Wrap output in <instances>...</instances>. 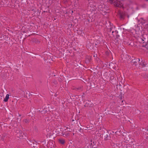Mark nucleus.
<instances>
[{
  "label": "nucleus",
  "instance_id": "2eb2a0df",
  "mask_svg": "<svg viewBox=\"0 0 148 148\" xmlns=\"http://www.w3.org/2000/svg\"><path fill=\"white\" fill-rule=\"evenodd\" d=\"M127 138L126 137H125L124 138V139L125 140V142H126V143H127V142L129 141L128 140H127Z\"/></svg>",
  "mask_w": 148,
  "mask_h": 148
},
{
  "label": "nucleus",
  "instance_id": "39448f33",
  "mask_svg": "<svg viewBox=\"0 0 148 148\" xmlns=\"http://www.w3.org/2000/svg\"><path fill=\"white\" fill-rule=\"evenodd\" d=\"M108 134L106 133H104L103 134H102V138H104L105 140H107L108 139Z\"/></svg>",
  "mask_w": 148,
  "mask_h": 148
},
{
  "label": "nucleus",
  "instance_id": "f8f14e48",
  "mask_svg": "<svg viewBox=\"0 0 148 148\" xmlns=\"http://www.w3.org/2000/svg\"><path fill=\"white\" fill-rule=\"evenodd\" d=\"M142 42H143V43L144 44L143 45V46L146 47V46L147 45V42H144V40H142Z\"/></svg>",
  "mask_w": 148,
  "mask_h": 148
},
{
  "label": "nucleus",
  "instance_id": "f03ea898",
  "mask_svg": "<svg viewBox=\"0 0 148 148\" xmlns=\"http://www.w3.org/2000/svg\"><path fill=\"white\" fill-rule=\"evenodd\" d=\"M112 3H114V5L115 6L121 8L122 7L123 5V3L120 1L117 0H110Z\"/></svg>",
  "mask_w": 148,
  "mask_h": 148
},
{
  "label": "nucleus",
  "instance_id": "dca6fc26",
  "mask_svg": "<svg viewBox=\"0 0 148 148\" xmlns=\"http://www.w3.org/2000/svg\"><path fill=\"white\" fill-rule=\"evenodd\" d=\"M24 121L25 123H28L29 122V120L27 119H25L24 120Z\"/></svg>",
  "mask_w": 148,
  "mask_h": 148
},
{
  "label": "nucleus",
  "instance_id": "ddd939ff",
  "mask_svg": "<svg viewBox=\"0 0 148 148\" xmlns=\"http://www.w3.org/2000/svg\"><path fill=\"white\" fill-rule=\"evenodd\" d=\"M130 144H127V145H126V148H127L128 147H132V146H130Z\"/></svg>",
  "mask_w": 148,
  "mask_h": 148
},
{
  "label": "nucleus",
  "instance_id": "412c9836",
  "mask_svg": "<svg viewBox=\"0 0 148 148\" xmlns=\"http://www.w3.org/2000/svg\"><path fill=\"white\" fill-rule=\"evenodd\" d=\"M50 148H52V147H50Z\"/></svg>",
  "mask_w": 148,
  "mask_h": 148
},
{
  "label": "nucleus",
  "instance_id": "a211bd4d",
  "mask_svg": "<svg viewBox=\"0 0 148 148\" xmlns=\"http://www.w3.org/2000/svg\"><path fill=\"white\" fill-rule=\"evenodd\" d=\"M90 148H93V147L92 145H90Z\"/></svg>",
  "mask_w": 148,
  "mask_h": 148
},
{
  "label": "nucleus",
  "instance_id": "20e7f679",
  "mask_svg": "<svg viewBox=\"0 0 148 148\" xmlns=\"http://www.w3.org/2000/svg\"><path fill=\"white\" fill-rule=\"evenodd\" d=\"M24 135V134L21 131H19L16 134L17 136L19 138H22Z\"/></svg>",
  "mask_w": 148,
  "mask_h": 148
},
{
  "label": "nucleus",
  "instance_id": "6e6552de",
  "mask_svg": "<svg viewBox=\"0 0 148 148\" xmlns=\"http://www.w3.org/2000/svg\"><path fill=\"white\" fill-rule=\"evenodd\" d=\"M9 95L8 94H7L5 98L4 99V101L5 102H7L9 98Z\"/></svg>",
  "mask_w": 148,
  "mask_h": 148
},
{
  "label": "nucleus",
  "instance_id": "f3484780",
  "mask_svg": "<svg viewBox=\"0 0 148 148\" xmlns=\"http://www.w3.org/2000/svg\"><path fill=\"white\" fill-rule=\"evenodd\" d=\"M32 144H33V145H32V144H31V147H34L35 148V147H36V146H35L34 145V143H32Z\"/></svg>",
  "mask_w": 148,
  "mask_h": 148
},
{
  "label": "nucleus",
  "instance_id": "0eeeda50",
  "mask_svg": "<svg viewBox=\"0 0 148 148\" xmlns=\"http://www.w3.org/2000/svg\"><path fill=\"white\" fill-rule=\"evenodd\" d=\"M139 64H140L143 67H145L147 65L146 63L144 61L142 60L141 62H140Z\"/></svg>",
  "mask_w": 148,
  "mask_h": 148
},
{
  "label": "nucleus",
  "instance_id": "4be33fe9",
  "mask_svg": "<svg viewBox=\"0 0 148 148\" xmlns=\"http://www.w3.org/2000/svg\"><path fill=\"white\" fill-rule=\"evenodd\" d=\"M74 133H73V135H74Z\"/></svg>",
  "mask_w": 148,
  "mask_h": 148
},
{
  "label": "nucleus",
  "instance_id": "9d476101",
  "mask_svg": "<svg viewBox=\"0 0 148 148\" xmlns=\"http://www.w3.org/2000/svg\"><path fill=\"white\" fill-rule=\"evenodd\" d=\"M145 136H146V138H148V128H147L145 129Z\"/></svg>",
  "mask_w": 148,
  "mask_h": 148
},
{
  "label": "nucleus",
  "instance_id": "aec40b11",
  "mask_svg": "<svg viewBox=\"0 0 148 148\" xmlns=\"http://www.w3.org/2000/svg\"><path fill=\"white\" fill-rule=\"evenodd\" d=\"M74 119H72L71 121L73 122V121H74Z\"/></svg>",
  "mask_w": 148,
  "mask_h": 148
},
{
  "label": "nucleus",
  "instance_id": "4468645a",
  "mask_svg": "<svg viewBox=\"0 0 148 148\" xmlns=\"http://www.w3.org/2000/svg\"><path fill=\"white\" fill-rule=\"evenodd\" d=\"M120 17L121 18H124V15L121 14H120Z\"/></svg>",
  "mask_w": 148,
  "mask_h": 148
},
{
  "label": "nucleus",
  "instance_id": "6ab92c4d",
  "mask_svg": "<svg viewBox=\"0 0 148 148\" xmlns=\"http://www.w3.org/2000/svg\"><path fill=\"white\" fill-rule=\"evenodd\" d=\"M69 129L68 127H66V129Z\"/></svg>",
  "mask_w": 148,
  "mask_h": 148
},
{
  "label": "nucleus",
  "instance_id": "7ed1b4c3",
  "mask_svg": "<svg viewBox=\"0 0 148 148\" xmlns=\"http://www.w3.org/2000/svg\"><path fill=\"white\" fill-rule=\"evenodd\" d=\"M140 61V59L139 58H137L133 59L131 61V62L133 64V65L136 66L137 65L138 63H139L138 62Z\"/></svg>",
  "mask_w": 148,
  "mask_h": 148
},
{
  "label": "nucleus",
  "instance_id": "1a4fd4ad",
  "mask_svg": "<svg viewBox=\"0 0 148 148\" xmlns=\"http://www.w3.org/2000/svg\"><path fill=\"white\" fill-rule=\"evenodd\" d=\"M59 142L61 144H63L65 143V140L63 139H59Z\"/></svg>",
  "mask_w": 148,
  "mask_h": 148
},
{
  "label": "nucleus",
  "instance_id": "423d86ee",
  "mask_svg": "<svg viewBox=\"0 0 148 148\" xmlns=\"http://www.w3.org/2000/svg\"><path fill=\"white\" fill-rule=\"evenodd\" d=\"M111 146L113 147H120V146H118L117 144L114 142H112L111 143Z\"/></svg>",
  "mask_w": 148,
  "mask_h": 148
},
{
  "label": "nucleus",
  "instance_id": "f257e3e1",
  "mask_svg": "<svg viewBox=\"0 0 148 148\" xmlns=\"http://www.w3.org/2000/svg\"><path fill=\"white\" fill-rule=\"evenodd\" d=\"M108 33L109 34H112L113 36H116V37H118L119 36L117 34L118 33V32L115 29V28L113 26H110L107 29Z\"/></svg>",
  "mask_w": 148,
  "mask_h": 148
},
{
  "label": "nucleus",
  "instance_id": "9b49d317",
  "mask_svg": "<svg viewBox=\"0 0 148 148\" xmlns=\"http://www.w3.org/2000/svg\"><path fill=\"white\" fill-rule=\"evenodd\" d=\"M82 86H80L76 88V90L78 91L82 90Z\"/></svg>",
  "mask_w": 148,
  "mask_h": 148
}]
</instances>
